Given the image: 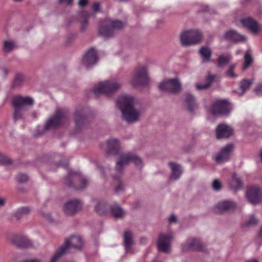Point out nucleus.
<instances>
[{"label":"nucleus","instance_id":"nucleus-1","mask_svg":"<svg viewBox=\"0 0 262 262\" xmlns=\"http://www.w3.org/2000/svg\"><path fill=\"white\" fill-rule=\"evenodd\" d=\"M117 105L121 110L122 118L128 123L139 120L142 111L141 105L137 98L129 95H124L118 98Z\"/></svg>","mask_w":262,"mask_h":262},{"label":"nucleus","instance_id":"nucleus-2","mask_svg":"<svg viewBox=\"0 0 262 262\" xmlns=\"http://www.w3.org/2000/svg\"><path fill=\"white\" fill-rule=\"evenodd\" d=\"M82 241L79 236L72 235L65 241L64 244L60 247L52 256L50 262H56L64 253L72 248L79 249L82 247Z\"/></svg>","mask_w":262,"mask_h":262},{"label":"nucleus","instance_id":"nucleus-3","mask_svg":"<svg viewBox=\"0 0 262 262\" xmlns=\"http://www.w3.org/2000/svg\"><path fill=\"white\" fill-rule=\"evenodd\" d=\"M34 103L33 99L30 97L17 96L12 101V105L14 108L13 119L15 121L23 119V112Z\"/></svg>","mask_w":262,"mask_h":262},{"label":"nucleus","instance_id":"nucleus-4","mask_svg":"<svg viewBox=\"0 0 262 262\" xmlns=\"http://www.w3.org/2000/svg\"><path fill=\"white\" fill-rule=\"evenodd\" d=\"M124 26V24L120 20L107 18L101 23L99 34L104 38H108L113 36L114 30H119Z\"/></svg>","mask_w":262,"mask_h":262},{"label":"nucleus","instance_id":"nucleus-5","mask_svg":"<svg viewBox=\"0 0 262 262\" xmlns=\"http://www.w3.org/2000/svg\"><path fill=\"white\" fill-rule=\"evenodd\" d=\"M122 84L115 80H106L96 85L94 88V94L98 96L101 94L109 95L117 92L121 88Z\"/></svg>","mask_w":262,"mask_h":262},{"label":"nucleus","instance_id":"nucleus-6","mask_svg":"<svg viewBox=\"0 0 262 262\" xmlns=\"http://www.w3.org/2000/svg\"><path fill=\"white\" fill-rule=\"evenodd\" d=\"M133 162L138 168L143 167V164L141 158L136 155L130 152L126 153L121 156L119 161L116 163V170L118 172L122 171L123 168L130 162Z\"/></svg>","mask_w":262,"mask_h":262},{"label":"nucleus","instance_id":"nucleus-7","mask_svg":"<svg viewBox=\"0 0 262 262\" xmlns=\"http://www.w3.org/2000/svg\"><path fill=\"white\" fill-rule=\"evenodd\" d=\"M149 81L147 70L144 66L138 67L135 71L131 80L134 86L144 85L148 84Z\"/></svg>","mask_w":262,"mask_h":262},{"label":"nucleus","instance_id":"nucleus-8","mask_svg":"<svg viewBox=\"0 0 262 262\" xmlns=\"http://www.w3.org/2000/svg\"><path fill=\"white\" fill-rule=\"evenodd\" d=\"M201 39L202 34L198 30L184 31L180 35L181 43L185 46L196 44L200 42Z\"/></svg>","mask_w":262,"mask_h":262},{"label":"nucleus","instance_id":"nucleus-9","mask_svg":"<svg viewBox=\"0 0 262 262\" xmlns=\"http://www.w3.org/2000/svg\"><path fill=\"white\" fill-rule=\"evenodd\" d=\"M159 88L161 91L174 94L180 93L182 90L181 83L178 78L163 80L160 83Z\"/></svg>","mask_w":262,"mask_h":262},{"label":"nucleus","instance_id":"nucleus-10","mask_svg":"<svg viewBox=\"0 0 262 262\" xmlns=\"http://www.w3.org/2000/svg\"><path fill=\"white\" fill-rule=\"evenodd\" d=\"M231 104L226 100H219L213 103L212 105L211 112L213 115L221 114L228 115L231 111Z\"/></svg>","mask_w":262,"mask_h":262},{"label":"nucleus","instance_id":"nucleus-11","mask_svg":"<svg viewBox=\"0 0 262 262\" xmlns=\"http://www.w3.org/2000/svg\"><path fill=\"white\" fill-rule=\"evenodd\" d=\"M66 112L62 110H57L55 115L51 117L46 122L45 129L48 130L59 126L66 118Z\"/></svg>","mask_w":262,"mask_h":262},{"label":"nucleus","instance_id":"nucleus-12","mask_svg":"<svg viewBox=\"0 0 262 262\" xmlns=\"http://www.w3.org/2000/svg\"><path fill=\"white\" fill-rule=\"evenodd\" d=\"M82 205V202L78 199L70 200L64 204L63 212L67 215H74L81 210Z\"/></svg>","mask_w":262,"mask_h":262},{"label":"nucleus","instance_id":"nucleus-13","mask_svg":"<svg viewBox=\"0 0 262 262\" xmlns=\"http://www.w3.org/2000/svg\"><path fill=\"white\" fill-rule=\"evenodd\" d=\"M246 198L252 204H257L262 201V191L257 186H253L248 189Z\"/></svg>","mask_w":262,"mask_h":262},{"label":"nucleus","instance_id":"nucleus-14","mask_svg":"<svg viewBox=\"0 0 262 262\" xmlns=\"http://www.w3.org/2000/svg\"><path fill=\"white\" fill-rule=\"evenodd\" d=\"M172 233L161 234L157 243L158 249L160 251L167 252L170 249V242L173 238Z\"/></svg>","mask_w":262,"mask_h":262},{"label":"nucleus","instance_id":"nucleus-15","mask_svg":"<svg viewBox=\"0 0 262 262\" xmlns=\"http://www.w3.org/2000/svg\"><path fill=\"white\" fill-rule=\"evenodd\" d=\"M236 208V204L230 200H224L217 203L213 208L216 213H223L233 210Z\"/></svg>","mask_w":262,"mask_h":262},{"label":"nucleus","instance_id":"nucleus-16","mask_svg":"<svg viewBox=\"0 0 262 262\" xmlns=\"http://www.w3.org/2000/svg\"><path fill=\"white\" fill-rule=\"evenodd\" d=\"M234 145L229 143L225 146L220 151L214 159L218 163H222L229 160L230 155L233 151Z\"/></svg>","mask_w":262,"mask_h":262},{"label":"nucleus","instance_id":"nucleus-17","mask_svg":"<svg viewBox=\"0 0 262 262\" xmlns=\"http://www.w3.org/2000/svg\"><path fill=\"white\" fill-rule=\"evenodd\" d=\"M78 181H80L81 182V186L80 187H77V189H83L87 185L88 181L84 178H80V177L76 172H70L66 177V182L65 183L67 186L72 187L74 186L73 182Z\"/></svg>","mask_w":262,"mask_h":262},{"label":"nucleus","instance_id":"nucleus-18","mask_svg":"<svg viewBox=\"0 0 262 262\" xmlns=\"http://www.w3.org/2000/svg\"><path fill=\"white\" fill-rule=\"evenodd\" d=\"M98 59L97 52L93 48H91L84 55L82 62L89 68L95 65Z\"/></svg>","mask_w":262,"mask_h":262},{"label":"nucleus","instance_id":"nucleus-19","mask_svg":"<svg viewBox=\"0 0 262 262\" xmlns=\"http://www.w3.org/2000/svg\"><path fill=\"white\" fill-rule=\"evenodd\" d=\"M203 246L199 239L194 238H188L185 244L183 245L182 249L184 251L202 250Z\"/></svg>","mask_w":262,"mask_h":262},{"label":"nucleus","instance_id":"nucleus-20","mask_svg":"<svg viewBox=\"0 0 262 262\" xmlns=\"http://www.w3.org/2000/svg\"><path fill=\"white\" fill-rule=\"evenodd\" d=\"M217 139L227 138L233 134L232 129L226 124H219L216 129Z\"/></svg>","mask_w":262,"mask_h":262},{"label":"nucleus","instance_id":"nucleus-21","mask_svg":"<svg viewBox=\"0 0 262 262\" xmlns=\"http://www.w3.org/2000/svg\"><path fill=\"white\" fill-rule=\"evenodd\" d=\"M12 242L20 248H28L32 245V242L26 236L15 235L12 238Z\"/></svg>","mask_w":262,"mask_h":262},{"label":"nucleus","instance_id":"nucleus-22","mask_svg":"<svg viewBox=\"0 0 262 262\" xmlns=\"http://www.w3.org/2000/svg\"><path fill=\"white\" fill-rule=\"evenodd\" d=\"M241 22L245 27L248 28L253 33L256 34L258 32V24L253 19L250 17L242 19Z\"/></svg>","mask_w":262,"mask_h":262},{"label":"nucleus","instance_id":"nucleus-23","mask_svg":"<svg viewBox=\"0 0 262 262\" xmlns=\"http://www.w3.org/2000/svg\"><path fill=\"white\" fill-rule=\"evenodd\" d=\"M224 38L226 39L234 42H238L246 40L244 36L241 35L233 30H229L225 33Z\"/></svg>","mask_w":262,"mask_h":262},{"label":"nucleus","instance_id":"nucleus-24","mask_svg":"<svg viewBox=\"0 0 262 262\" xmlns=\"http://www.w3.org/2000/svg\"><path fill=\"white\" fill-rule=\"evenodd\" d=\"M171 169V174L170 177V180H177L179 179L182 173V169L180 165L173 162L168 163Z\"/></svg>","mask_w":262,"mask_h":262},{"label":"nucleus","instance_id":"nucleus-25","mask_svg":"<svg viewBox=\"0 0 262 262\" xmlns=\"http://www.w3.org/2000/svg\"><path fill=\"white\" fill-rule=\"evenodd\" d=\"M120 144L119 141L116 139H111L107 143V152L116 155L119 150Z\"/></svg>","mask_w":262,"mask_h":262},{"label":"nucleus","instance_id":"nucleus-26","mask_svg":"<svg viewBox=\"0 0 262 262\" xmlns=\"http://www.w3.org/2000/svg\"><path fill=\"white\" fill-rule=\"evenodd\" d=\"M185 102L188 110L190 112H193L198 107L194 97L191 94H187L186 95Z\"/></svg>","mask_w":262,"mask_h":262},{"label":"nucleus","instance_id":"nucleus-27","mask_svg":"<svg viewBox=\"0 0 262 262\" xmlns=\"http://www.w3.org/2000/svg\"><path fill=\"white\" fill-rule=\"evenodd\" d=\"M124 244L125 250L128 252L134 244L133 233L129 230H127L124 234Z\"/></svg>","mask_w":262,"mask_h":262},{"label":"nucleus","instance_id":"nucleus-28","mask_svg":"<svg viewBox=\"0 0 262 262\" xmlns=\"http://www.w3.org/2000/svg\"><path fill=\"white\" fill-rule=\"evenodd\" d=\"M95 209L99 214L103 215L106 213L108 209L107 205L104 201L94 200Z\"/></svg>","mask_w":262,"mask_h":262},{"label":"nucleus","instance_id":"nucleus-29","mask_svg":"<svg viewBox=\"0 0 262 262\" xmlns=\"http://www.w3.org/2000/svg\"><path fill=\"white\" fill-rule=\"evenodd\" d=\"M242 186L243 184L241 179L236 177V174H233L232 179L229 183L230 188L232 190H236L241 189Z\"/></svg>","mask_w":262,"mask_h":262},{"label":"nucleus","instance_id":"nucleus-30","mask_svg":"<svg viewBox=\"0 0 262 262\" xmlns=\"http://www.w3.org/2000/svg\"><path fill=\"white\" fill-rule=\"evenodd\" d=\"M86 119L83 116L81 111H78L75 114V121L77 127L83 126L85 123Z\"/></svg>","mask_w":262,"mask_h":262},{"label":"nucleus","instance_id":"nucleus-31","mask_svg":"<svg viewBox=\"0 0 262 262\" xmlns=\"http://www.w3.org/2000/svg\"><path fill=\"white\" fill-rule=\"evenodd\" d=\"M232 59L230 55H220L217 59V65L219 67H222L227 64Z\"/></svg>","mask_w":262,"mask_h":262},{"label":"nucleus","instance_id":"nucleus-32","mask_svg":"<svg viewBox=\"0 0 262 262\" xmlns=\"http://www.w3.org/2000/svg\"><path fill=\"white\" fill-rule=\"evenodd\" d=\"M253 81L251 79H244L240 82L239 88L242 91L239 95H242L246 91L249 89L250 85L253 83Z\"/></svg>","mask_w":262,"mask_h":262},{"label":"nucleus","instance_id":"nucleus-33","mask_svg":"<svg viewBox=\"0 0 262 262\" xmlns=\"http://www.w3.org/2000/svg\"><path fill=\"white\" fill-rule=\"evenodd\" d=\"M111 212L114 216L116 218L122 217L124 214L123 209L116 204L111 207Z\"/></svg>","mask_w":262,"mask_h":262},{"label":"nucleus","instance_id":"nucleus-34","mask_svg":"<svg viewBox=\"0 0 262 262\" xmlns=\"http://www.w3.org/2000/svg\"><path fill=\"white\" fill-rule=\"evenodd\" d=\"M253 62L251 53L250 51H247L244 55V62L243 70L247 69Z\"/></svg>","mask_w":262,"mask_h":262},{"label":"nucleus","instance_id":"nucleus-35","mask_svg":"<svg viewBox=\"0 0 262 262\" xmlns=\"http://www.w3.org/2000/svg\"><path fill=\"white\" fill-rule=\"evenodd\" d=\"M16 48V45L13 41H5L4 42L3 51L5 53H9Z\"/></svg>","mask_w":262,"mask_h":262},{"label":"nucleus","instance_id":"nucleus-36","mask_svg":"<svg viewBox=\"0 0 262 262\" xmlns=\"http://www.w3.org/2000/svg\"><path fill=\"white\" fill-rule=\"evenodd\" d=\"M202 56L207 60H209L211 56V50L208 47H202L200 50Z\"/></svg>","mask_w":262,"mask_h":262},{"label":"nucleus","instance_id":"nucleus-37","mask_svg":"<svg viewBox=\"0 0 262 262\" xmlns=\"http://www.w3.org/2000/svg\"><path fill=\"white\" fill-rule=\"evenodd\" d=\"M29 212L30 209L28 207H21L17 210L16 215L18 217H20L24 215L27 214Z\"/></svg>","mask_w":262,"mask_h":262},{"label":"nucleus","instance_id":"nucleus-38","mask_svg":"<svg viewBox=\"0 0 262 262\" xmlns=\"http://www.w3.org/2000/svg\"><path fill=\"white\" fill-rule=\"evenodd\" d=\"M217 78V75H211L208 74L206 78L205 79V83L206 84H208V87L209 88L213 81H215V79Z\"/></svg>","mask_w":262,"mask_h":262},{"label":"nucleus","instance_id":"nucleus-39","mask_svg":"<svg viewBox=\"0 0 262 262\" xmlns=\"http://www.w3.org/2000/svg\"><path fill=\"white\" fill-rule=\"evenodd\" d=\"M236 64H231L230 66L229 70L226 72V75L230 77H236L237 75L234 74V70L236 67Z\"/></svg>","mask_w":262,"mask_h":262},{"label":"nucleus","instance_id":"nucleus-40","mask_svg":"<svg viewBox=\"0 0 262 262\" xmlns=\"http://www.w3.org/2000/svg\"><path fill=\"white\" fill-rule=\"evenodd\" d=\"M23 81V76L21 74H17L15 77L13 86H17L20 85Z\"/></svg>","mask_w":262,"mask_h":262},{"label":"nucleus","instance_id":"nucleus-41","mask_svg":"<svg viewBox=\"0 0 262 262\" xmlns=\"http://www.w3.org/2000/svg\"><path fill=\"white\" fill-rule=\"evenodd\" d=\"M89 15H87L85 17H84L81 20V30L82 31H84L88 26V18H89Z\"/></svg>","mask_w":262,"mask_h":262},{"label":"nucleus","instance_id":"nucleus-42","mask_svg":"<svg viewBox=\"0 0 262 262\" xmlns=\"http://www.w3.org/2000/svg\"><path fill=\"white\" fill-rule=\"evenodd\" d=\"M28 177L26 174L19 173L16 177L17 181L20 183H24L28 180Z\"/></svg>","mask_w":262,"mask_h":262},{"label":"nucleus","instance_id":"nucleus-43","mask_svg":"<svg viewBox=\"0 0 262 262\" xmlns=\"http://www.w3.org/2000/svg\"><path fill=\"white\" fill-rule=\"evenodd\" d=\"M212 188L215 191H219L221 189V183L218 180H215L212 183Z\"/></svg>","mask_w":262,"mask_h":262},{"label":"nucleus","instance_id":"nucleus-44","mask_svg":"<svg viewBox=\"0 0 262 262\" xmlns=\"http://www.w3.org/2000/svg\"><path fill=\"white\" fill-rule=\"evenodd\" d=\"M258 223V220L253 216L251 215L247 223V226H254Z\"/></svg>","mask_w":262,"mask_h":262},{"label":"nucleus","instance_id":"nucleus-45","mask_svg":"<svg viewBox=\"0 0 262 262\" xmlns=\"http://www.w3.org/2000/svg\"><path fill=\"white\" fill-rule=\"evenodd\" d=\"M195 86L196 89L199 91H203L209 88L208 84H206L205 83L204 84L196 83Z\"/></svg>","mask_w":262,"mask_h":262},{"label":"nucleus","instance_id":"nucleus-46","mask_svg":"<svg viewBox=\"0 0 262 262\" xmlns=\"http://www.w3.org/2000/svg\"><path fill=\"white\" fill-rule=\"evenodd\" d=\"M254 92L257 95H262V84L258 85L254 89Z\"/></svg>","mask_w":262,"mask_h":262},{"label":"nucleus","instance_id":"nucleus-47","mask_svg":"<svg viewBox=\"0 0 262 262\" xmlns=\"http://www.w3.org/2000/svg\"><path fill=\"white\" fill-rule=\"evenodd\" d=\"M10 161L7 159L3 155L0 154V164L9 163Z\"/></svg>","mask_w":262,"mask_h":262},{"label":"nucleus","instance_id":"nucleus-48","mask_svg":"<svg viewBox=\"0 0 262 262\" xmlns=\"http://www.w3.org/2000/svg\"><path fill=\"white\" fill-rule=\"evenodd\" d=\"M123 190H124V185L121 182H120L119 183L118 185L117 186V187L116 188L115 191L117 193H119V192L123 191Z\"/></svg>","mask_w":262,"mask_h":262},{"label":"nucleus","instance_id":"nucleus-49","mask_svg":"<svg viewBox=\"0 0 262 262\" xmlns=\"http://www.w3.org/2000/svg\"><path fill=\"white\" fill-rule=\"evenodd\" d=\"M19 262H42L39 259L33 258V259H28L25 260H22Z\"/></svg>","mask_w":262,"mask_h":262},{"label":"nucleus","instance_id":"nucleus-50","mask_svg":"<svg viewBox=\"0 0 262 262\" xmlns=\"http://www.w3.org/2000/svg\"><path fill=\"white\" fill-rule=\"evenodd\" d=\"M99 6L100 5L98 3H95L92 6L93 11H94L95 12L98 11L99 9Z\"/></svg>","mask_w":262,"mask_h":262},{"label":"nucleus","instance_id":"nucleus-51","mask_svg":"<svg viewBox=\"0 0 262 262\" xmlns=\"http://www.w3.org/2000/svg\"><path fill=\"white\" fill-rule=\"evenodd\" d=\"M73 0H59V2L68 5H71L73 3Z\"/></svg>","mask_w":262,"mask_h":262},{"label":"nucleus","instance_id":"nucleus-52","mask_svg":"<svg viewBox=\"0 0 262 262\" xmlns=\"http://www.w3.org/2000/svg\"><path fill=\"white\" fill-rule=\"evenodd\" d=\"M169 222L170 223H175L177 222V218L174 214H171L169 218Z\"/></svg>","mask_w":262,"mask_h":262},{"label":"nucleus","instance_id":"nucleus-53","mask_svg":"<svg viewBox=\"0 0 262 262\" xmlns=\"http://www.w3.org/2000/svg\"><path fill=\"white\" fill-rule=\"evenodd\" d=\"M88 3L87 0H79V5L81 7H83L86 5Z\"/></svg>","mask_w":262,"mask_h":262},{"label":"nucleus","instance_id":"nucleus-54","mask_svg":"<svg viewBox=\"0 0 262 262\" xmlns=\"http://www.w3.org/2000/svg\"><path fill=\"white\" fill-rule=\"evenodd\" d=\"M147 241V238L145 237H142L140 239V243L143 245L146 244Z\"/></svg>","mask_w":262,"mask_h":262},{"label":"nucleus","instance_id":"nucleus-55","mask_svg":"<svg viewBox=\"0 0 262 262\" xmlns=\"http://www.w3.org/2000/svg\"><path fill=\"white\" fill-rule=\"evenodd\" d=\"M5 204V200L0 198V206H3Z\"/></svg>","mask_w":262,"mask_h":262},{"label":"nucleus","instance_id":"nucleus-56","mask_svg":"<svg viewBox=\"0 0 262 262\" xmlns=\"http://www.w3.org/2000/svg\"><path fill=\"white\" fill-rule=\"evenodd\" d=\"M209 10V8L208 6H204L203 8L202 9V11H208Z\"/></svg>","mask_w":262,"mask_h":262},{"label":"nucleus","instance_id":"nucleus-57","mask_svg":"<svg viewBox=\"0 0 262 262\" xmlns=\"http://www.w3.org/2000/svg\"><path fill=\"white\" fill-rule=\"evenodd\" d=\"M59 165H60L61 166L63 167H66L67 166V164L63 165V164H62L61 163H59Z\"/></svg>","mask_w":262,"mask_h":262},{"label":"nucleus","instance_id":"nucleus-58","mask_svg":"<svg viewBox=\"0 0 262 262\" xmlns=\"http://www.w3.org/2000/svg\"><path fill=\"white\" fill-rule=\"evenodd\" d=\"M248 262H257V261L256 260H255V259H252V260H250V261H249Z\"/></svg>","mask_w":262,"mask_h":262},{"label":"nucleus","instance_id":"nucleus-59","mask_svg":"<svg viewBox=\"0 0 262 262\" xmlns=\"http://www.w3.org/2000/svg\"><path fill=\"white\" fill-rule=\"evenodd\" d=\"M260 156L261 160L262 161V150L260 151Z\"/></svg>","mask_w":262,"mask_h":262},{"label":"nucleus","instance_id":"nucleus-60","mask_svg":"<svg viewBox=\"0 0 262 262\" xmlns=\"http://www.w3.org/2000/svg\"><path fill=\"white\" fill-rule=\"evenodd\" d=\"M241 50H237L236 51V54H239L241 53Z\"/></svg>","mask_w":262,"mask_h":262},{"label":"nucleus","instance_id":"nucleus-61","mask_svg":"<svg viewBox=\"0 0 262 262\" xmlns=\"http://www.w3.org/2000/svg\"><path fill=\"white\" fill-rule=\"evenodd\" d=\"M99 169H100V172H102V171H103L102 168H101V167H100V168H99Z\"/></svg>","mask_w":262,"mask_h":262},{"label":"nucleus","instance_id":"nucleus-62","mask_svg":"<svg viewBox=\"0 0 262 262\" xmlns=\"http://www.w3.org/2000/svg\"><path fill=\"white\" fill-rule=\"evenodd\" d=\"M13 1H15V2H21L23 0H13Z\"/></svg>","mask_w":262,"mask_h":262},{"label":"nucleus","instance_id":"nucleus-63","mask_svg":"<svg viewBox=\"0 0 262 262\" xmlns=\"http://www.w3.org/2000/svg\"><path fill=\"white\" fill-rule=\"evenodd\" d=\"M260 232L261 233H262V227L260 229Z\"/></svg>","mask_w":262,"mask_h":262}]
</instances>
